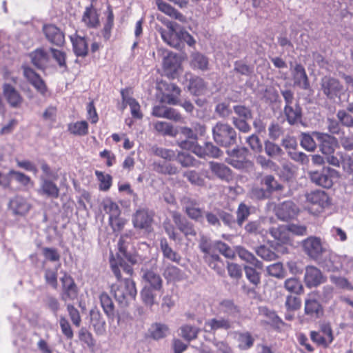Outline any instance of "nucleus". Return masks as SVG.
I'll list each match as a JSON object with an SVG mask.
<instances>
[{
    "mask_svg": "<svg viewBox=\"0 0 353 353\" xmlns=\"http://www.w3.org/2000/svg\"><path fill=\"white\" fill-rule=\"evenodd\" d=\"M102 207L105 213L109 214V218L120 216L121 210L119 205L110 199H104Z\"/></svg>",
    "mask_w": 353,
    "mask_h": 353,
    "instance_id": "obj_48",
    "label": "nucleus"
},
{
    "mask_svg": "<svg viewBox=\"0 0 353 353\" xmlns=\"http://www.w3.org/2000/svg\"><path fill=\"white\" fill-rule=\"evenodd\" d=\"M157 6L160 11L171 18L176 19L180 22H185L186 21V17L170 4L161 1L157 2Z\"/></svg>",
    "mask_w": 353,
    "mask_h": 353,
    "instance_id": "obj_36",
    "label": "nucleus"
},
{
    "mask_svg": "<svg viewBox=\"0 0 353 353\" xmlns=\"http://www.w3.org/2000/svg\"><path fill=\"white\" fill-rule=\"evenodd\" d=\"M82 22L90 28H95L99 25V15L92 5L85 8L82 17Z\"/></svg>",
    "mask_w": 353,
    "mask_h": 353,
    "instance_id": "obj_33",
    "label": "nucleus"
},
{
    "mask_svg": "<svg viewBox=\"0 0 353 353\" xmlns=\"http://www.w3.org/2000/svg\"><path fill=\"white\" fill-rule=\"evenodd\" d=\"M134 233L132 231H128L122 235H121L118 241V250L119 253L117 254L118 258H124L132 264L137 263V256L132 254L128 250L131 244L132 236Z\"/></svg>",
    "mask_w": 353,
    "mask_h": 353,
    "instance_id": "obj_9",
    "label": "nucleus"
},
{
    "mask_svg": "<svg viewBox=\"0 0 353 353\" xmlns=\"http://www.w3.org/2000/svg\"><path fill=\"white\" fill-rule=\"evenodd\" d=\"M181 204L185 214L190 219L199 222L202 221L203 212L198 206L199 203L195 199L190 196H183L181 199Z\"/></svg>",
    "mask_w": 353,
    "mask_h": 353,
    "instance_id": "obj_12",
    "label": "nucleus"
},
{
    "mask_svg": "<svg viewBox=\"0 0 353 353\" xmlns=\"http://www.w3.org/2000/svg\"><path fill=\"white\" fill-rule=\"evenodd\" d=\"M172 217L178 229L185 236H195L196 232L193 224L176 212H172Z\"/></svg>",
    "mask_w": 353,
    "mask_h": 353,
    "instance_id": "obj_22",
    "label": "nucleus"
},
{
    "mask_svg": "<svg viewBox=\"0 0 353 353\" xmlns=\"http://www.w3.org/2000/svg\"><path fill=\"white\" fill-rule=\"evenodd\" d=\"M325 281V277L319 268L313 265H308L305 268L304 281L307 288L317 287Z\"/></svg>",
    "mask_w": 353,
    "mask_h": 353,
    "instance_id": "obj_16",
    "label": "nucleus"
},
{
    "mask_svg": "<svg viewBox=\"0 0 353 353\" xmlns=\"http://www.w3.org/2000/svg\"><path fill=\"white\" fill-rule=\"evenodd\" d=\"M310 338L318 345L328 347L334 341L333 331L330 324L327 322L321 323L319 332H310Z\"/></svg>",
    "mask_w": 353,
    "mask_h": 353,
    "instance_id": "obj_6",
    "label": "nucleus"
},
{
    "mask_svg": "<svg viewBox=\"0 0 353 353\" xmlns=\"http://www.w3.org/2000/svg\"><path fill=\"white\" fill-rule=\"evenodd\" d=\"M205 83L203 79L194 77L190 79L189 91L194 95L202 94L205 90Z\"/></svg>",
    "mask_w": 353,
    "mask_h": 353,
    "instance_id": "obj_46",
    "label": "nucleus"
},
{
    "mask_svg": "<svg viewBox=\"0 0 353 353\" xmlns=\"http://www.w3.org/2000/svg\"><path fill=\"white\" fill-rule=\"evenodd\" d=\"M154 289L144 286L141 291V297L146 306L152 307L156 302L157 294Z\"/></svg>",
    "mask_w": 353,
    "mask_h": 353,
    "instance_id": "obj_49",
    "label": "nucleus"
},
{
    "mask_svg": "<svg viewBox=\"0 0 353 353\" xmlns=\"http://www.w3.org/2000/svg\"><path fill=\"white\" fill-rule=\"evenodd\" d=\"M311 180L319 186L330 188L332 186L334 180L339 177V172L332 168H323L321 171L311 173Z\"/></svg>",
    "mask_w": 353,
    "mask_h": 353,
    "instance_id": "obj_7",
    "label": "nucleus"
},
{
    "mask_svg": "<svg viewBox=\"0 0 353 353\" xmlns=\"http://www.w3.org/2000/svg\"><path fill=\"white\" fill-rule=\"evenodd\" d=\"M250 214V208L244 203H241L236 210V223L241 227Z\"/></svg>",
    "mask_w": 353,
    "mask_h": 353,
    "instance_id": "obj_56",
    "label": "nucleus"
},
{
    "mask_svg": "<svg viewBox=\"0 0 353 353\" xmlns=\"http://www.w3.org/2000/svg\"><path fill=\"white\" fill-rule=\"evenodd\" d=\"M38 193L51 199H57L59 196V188L55 183L44 176H40V186Z\"/></svg>",
    "mask_w": 353,
    "mask_h": 353,
    "instance_id": "obj_20",
    "label": "nucleus"
},
{
    "mask_svg": "<svg viewBox=\"0 0 353 353\" xmlns=\"http://www.w3.org/2000/svg\"><path fill=\"white\" fill-rule=\"evenodd\" d=\"M110 267L117 279V282L111 285V293L122 307L128 306L137 295L135 283L130 279H121V270L114 260L110 261Z\"/></svg>",
    "mask_w": 353,
    "mask_h": 353,
    "instance_id": "obj_1",
    "label": "nucleus"
},
{
    "mask_svg": "<svg viewBox=\"0 0 353 353\" xmlns=\"http://www.w3.org/2000/svg\"><path fill=\"white\" fill-rule=\"evenodd\" d=\"M294 85L303 90H308L310 87L306 71L301 64H296L292 71Z\"/></svg>",
    "mask_w": 353,
    "mask_h": 353,
    "instance_id": "obj_25",
    "label": "nucleus"
},
{
    "mask_svg": "<svg viewBox=\"0 0 353 353\" xmlns=\"http://www.w3.org/2000/svg\"><path fill=\"white\" fill-rule=\"evenodd\" d=\"M74 54L77 57H85L88 54V43L84 37L77 35L70 37Z\"/></svg>",
    "mask_w": 353,
    "mask_h": 353,
    "instance_id": "obj_34",
    "label": "nucleus"
},
{
    "mask_svg": "<svg viewBox=\"0 0 353 353\" xmlns=\"http://www.w3.org/2000/svg\"><path fill=\"white\" fill-rule=\"evenodd\" d=\"M298 208L290 201H287L279 205L276 208V215L282 221H288L296 216Z\"/></svg>",
    "mask_w": 353,
    "mask_h": 353,
    "instance_id": "obj_21",
    "label": "nucleus"
},
{
    "mask_svg": "<svg viewBox=\"0 0 353 353\" xmlns=\"http://www.w3.org/2000/svg\"><path fill=\"white\" fill-rule=\"evenodd\" d=\"M181 61L179 57L173 52H168L163 58V66L165 74L174 79L180 69Z\"/></svg>",
    "mask_w": 353,
    "mask_h": 353,
    "instance_id": "obj_18",
    "label": "nucleus"
},
{
    "mask_svg": "<svg viewBox=\"0 0 353 353\" xmlns=\"http://www.w3.org/2000/svg\"><path fill=\"white\" fill-rule=\"evenodd\" d=\"M203 259L208 266L217 274H221L224 272L223 262L217 254L203 256Z\"/></svg>",
    "mask_w": 353,
    "mask_h": 353,
    "instance_id": "obj_39",
    "label": "nucleus"
},
{
    "mask_svg": "<svg viewBox=\"0 0 353 353\" xmlns=\"http://www.w3.org/2000/svg\"><path fill=\"white\" fill-rule=\"evenodd\" d=\"M192 66L201 70H205L208 66V58L202 54L194 53L192 56Z\"/></svg>",
    "mask_w": 353,
    "mask_h": 353,
    "instance_id": "obj_55",
    "label": "nucleus"
},
{
    "mask_svg": "<svg viewBox=\"0 0 353 353\" xmlns=\"http://www.w3.org/2000/svg\"><path fill=\"white\" fill-rule=\"evenodd\" d=\"M43 32L46 39L52 44L61 46L65 42L63 32L55 25L46 24L43 26Z\"/></svg>",
    "mask_w": 353,
    "mask_h": 353,
    "instance_id": "obj_17",
    "label": "nucleus"
},
{
    "mask_svg": "<svg viewBox=\"0 0 353 353\" xmlns=\"http://www.w3.org/2000/svg\"><path fill=\"white\" fill-rule=\"evenodd\" d=\"M160 248L165 258L177 263L180 262L181 257L168 245L165 239H161Z\"/></svg>",
    "mask_w": 353,
    "mask_h": 353,
    "instance_id": "obj_43",
    "label": "nucleus"
},
{
    "mask_svg": "<svg viewBox=\"0 0 353 353\" xmlns=\"http://www.w3.org/2000/svg\"><path fill=\"white\" fill-rule=\"evenodd\" d=\"M121 94L123 102L130 106L132 117L136 119H141L143 114L140 111V105L139 103L134 99L125 96L124 90H122Z\"/></svg>",
    "mask_w": 353,
    "mask_h": 353,
    "instance_id": "obj_45",
    "label": "nucleus"
},
{
    "mask_svg": "<svg viewBox=\"0 0 353 353\" xmlns=\"http://www.w3.org/2000/svg\"><path fill=\"white\" fill-rule=\"evenodd\" d=\"M183 176L194 185L203 186L205 184L204 179L195 170H188L185 172L183 173Z\"/></svg>",
    "mask_w": 353,
    "mask_h": 353,
    "instance_id": "obj_57",
    "label": "nucleus"
},
{
    "mask_svg": "<svg viewBox=\"0 0 353 353\" xmlns=\"http://www.w3.org/2000/svg\"><path fill=\"white\" fill-rule=\"evenodd\" d=\"M68 130L75 136L83 137L88 134V123L85 121L70 123L68 125Z\"/></svg>",
    "mask_w": 353,
    "mask_h": 353,
    "instance_id": "obj_41",
    "label": "nucleus"
},
{
    "mask_svg": "<svg viewBox=\"0 0 353 353\" xmlns=\"http://www.w3.org/2000/svg\"><path fill=\"white\" fill-rule=\"evenodd\" d=\"M3 95L8 105L12 108H20L23 103V97L12 85L4 83L2 85Z\"/></svg>",
    "mask_w": 353,
    "mask_h": 353,
    "instance_id": "obj_13",
    "label": "nucleus"
},
{
    "mask_svg": "<svg viewBox=\"0 0 353 353\" xmlns=\"http://www.w3.org/2000/svg\"><path fill=\"white\" fill-rule=\"evenodd\" d=\"M306 200L308 203L324 209L330 205V199L327 193L322 190L312 191L306 194Z\"/></svg>",
    "mask_w": 353,
    "mask_h": 353,
    "instance_id": "obj_24",
    "label": "nucleus"
},
{
    "mask_svg": "<svg viewBox=\"0 0 353 353\" xmlns=\"http://www.w3.org/2000/svg\"><path fill=\"white\" fill-rule=\"evenodd\" d=\"M312 135L319 142L320 150L324 154H333L337 145L336 139L327 133L314 132Z\"/></svg>",
    "mask_w": 353,
    "mask_h": 353,
    "instance_id": "obj_15",
    "label": "nucleus"
},
{
    "mask_svg": "<svg viewBox=\"0 0 353 353\" xmlns=\"http://www.w3.org/2000/svg\"><path fill=\"white\" fill-rule=\"evenodd\" d=\"M95 175L99 181V189L103 191L108 190L112 185V176L108 174L96 170Z\"/></svg>",
    "mask_w": 353,
    "mask_h": 353,
    "instance_id": "obj_59",
    "label": "nucleus"
},
{
    "mask_svg": "<svg viewBox=\"0 0 353 353\" xmlns=\"http://www.w3.org/2000/svg\"><path fill=\"white\" fill-rule=\"evenodd\" d=\"M283 287L289 292L297 295L301 294L304 292L301 281L296 277L287 279L284 282Z\"/></svg>",
    "mask_w": 353,
    "mask_h": 353,
    "instance_id": "obj_40",
    "label": "nucleus"
},
{
    "mask_svg": "<svg viewBox=\"0 0 353 353\" xmlns=\"http://www.w3.org/2000/svg\"><path fill=\"white\" fill-rule=\"evenodd\" d=\"M152 115L159 118H166L174 121L181 119V114L174 109L164 105H156L153 108Z\"/></svg>",
    "mask_w": 353,
    "mask_h": 353,
    "instance_id": "obj_28",
    "label": "nucleus"
},
{
    "mask_svg": "<svg viewBox=\"0 0 353 353\" xmlns=\"http://www.w3.org/2000/svg\"><path fill=\"white\" fill-rule=\"evenodd\" d=\"M343 256L327 250L317 262L325 271L338 272L343 268Z\"/></svg>",
    "mask_w": 353,
    "mask_h": 353,
    "instance_id": "obj_5",
    "label": "nucleus"
},
{
    "mask_svg": "<svg viewBox=\"0 0 353 353\" xmlns=\"http://www.w3.org/2000/svg\"><path fill=\"white\" fill-rule=\"evenodd\" d=\"M268 273L275 278L283 279L285 272L281 263H275L267 267Z\"/></svg>",
    "mask_w": 353,
    "mask_h": 353,
    "instance_id": "obj_64",
    "label": "nucleus"
},
{
    "mask_svg": "<svg viewBox=\"0 0 353 353\" xmlns=\"http://www.w3.org/2000/svg\"><path fill=\"white\" fill-rule=\"evenodd\" d=\"M169 330L166 325L161 323H155L151 326V336L156 340L162 339L167 336Z\"/></svg>",
    "mask_w": 353,
    "mask_h": 353,
    "instance_id": "obj_53",
    "label": "nucleus"
},
{
    "mask_svg": "<svg viewBox=\"0 0 353 353\" xmlns=\"http://www.w3.org/2000/svg\"><path fill=\"white\" fill-rule=\"evenodd\" d=\"M261 183L266 187L265 190L268 191L270 195L274 191L281 190L283 188L272 175L264 176L261 179Z\"/></svg>",
    "mask_w": 353,
    "mask_h": 353,
    "instance_id": "obj_51",
    "label": "nucleus"
},
{
    "mask_svg": "<svg viewBox=\"0 0 353 353\" xmlns=\"http://www.w3.org/2000/svg\"><path fill=\"white\" fill-rule=\"evenodd\" d=\"M320 91L330 100L340 99L343 87L340 81L333 77L325 76L320 81Z\"/></svg>",
    "mask_w": 353,
    "mask_h": 353,
    "instance_id": "obj_3",
    "label": "nucleus"
},
{
    "mask_svg": "<svg viewBox=\"0 0 353 353\" xmlns=\"http://www.w3.org/2000/svg\"><path fill=\"white\" fill-rule=\"evenodd\" d=\"M91 321L95 332L99 335H102L105 332V322L101 317L99 312L92 310L90 312Z\"/></svg>",
    "mask_w": 353,
    "mask_h": 353,
    "instance_id": "obj_44",
    "label": "nucleus"
},
{
    "mask_svg": "<svg viewBox=\"0 0 353 353\" xmlns=\"http://www.w3.org/2000/svg\"><path fill=\"white\" fill-rule=\"evenodd\" d=\"M43 303L45 307L50 310L54 316H57L60 310V303L55 296L47 294L43 299Z\"/></svg>",
    "mask_w": 353,
    "mask_h": 353,
    "instance_id": "obj_58",
    "label": "nucleus"
},
{
    "mask_svg": "<svg viewBox=\"0 0 353 353\" xmlns=\"http://www.w3.org/2000/svg\"><path fill=\"white\" fill-rule=\"evenodd\" d=\"M259 314L268 318L271 323L274 324L276 326H280L284 325L282 319L276 314L273 310H270L266 306H260L258 308Z\"/></svg>",
    "mask_w": 353,
    "mask_h": 353,
    "instance_id": "obj_47",
    "label": "nucleus"
},
{
    "mask_svg": "<svg viewBox=\"0 0 353 353\" xmlns=\"http://www.w3.org/2000/svg\"><path fill=\"white\" fill-rule=\"evenodd\" d=\"M214 141L222 147H230L236 142V132L228 123L218 122L212 128Z\"/></svg>",
    "mask_w": 353,
    "mask_h": 353,
    "instance_id": "obj_2",
    "label": "nucleus"
},
{
    "mask_svg": "<svg viewBox=\"0 0 353 353\" xmlns=\"http://www.w3.org/2000/svg\"><path fill=\"white\" fill-rule=\"evenodd\" d=\"M283 112L286 120L290 125H293L301 121L302 109L299 103L292 105H285Z\"/></svg>",
    "mask_w": 353,
    "mask_h": 353,
    "instance_id": "obj_27",
    "label": "nucleus"
},
{
    "mask_svg": "<svg viewBox=\"0 0 353 353\" xmlns=\"http://www.w3.org/2000/svg\"><path fill=\"white\" fill-rule=\"evenodd\" d=\"M286 230V226L272 227L270 228V234L274 239L285 243L288 240Z\"/></svg>",
    "mask_w": 353,
    "mask_h": 353,
    "instance_id": "obj_63",
    "label": "nucleus"
},
{
    "mask_svg": "<svg viewBox=\"0 0 353 353\" xmlns=\"http://www.w3.org/2000/svg\"><path fill=\"white\" fill-rule=\"evenodd\" d=\"M143 281L148 284L145 287H151L156 291H161L163 280L161 276L152 270H145L142 276Z\"/></svg>",
    "mask_w": 353,
    "mask_h": 353,
    "instance_id": "obj_32",
    "label": "nucleus"
},
{
    "mask_svg": "<svg viewBox=\"0 0 353 353\" xmlns=\"http://www.w3.org/2000/svg\"><path fill=\"white\" fill-rule=\"evenodd\" d=\"M8 206L13 214L18 216L26 215L31 208V205L27 199L19 195L10 199Z\"/></svg>",
    "mask_w": 353,
    "mask_h": 353,
    "instance_id": "obj_19",
    "label": "nucleus"
},
{
    "mask_svg": "<svg viewBox=\"0 0 353 353\" xmlns=\"http://www.w3.org/2000/svg\"><path fill=\"white\" fill-rule=\"evenodd\" d=\"M217 314L223 315L228 319H235L240 316L241 309L232 299H223L218 301L214 306Z\"/></svg>",
    "mask_w": 353,
    "mask_h": 353,
    "instance_id": "obj_8",
    "label": "nucleus"
},
{
    "mask_svg": "<svg viewBox=\"0 0 353 353\" xmlns=\"http://www.w3.org/2000/svg\"><path fill=\"white\" fill-rule=\"evenodd\" d=\"M199 248L204 254V256L215 254V241L212 242L205 236H201Z\"/></svg>",
    "mask_w": 353,
    "mask_h": 353,
    "instance_id": "obj_52",
    "label": "nucleus"
},
{
    "mask_svg": "<svg viewBox=\"0 0 353 353\" xmlns=\"http://www.w3.org/2000/svg\"><path fill=\"white\" fill-rule=\"evenodd\" d=\"M161 37L163 41L170 47L176 49H181V40L179 39V31L177 32L174 30V26L172 23L167 24V28H161L159 30Z\"/></svg>",
    "mask_w": 353,
    "mask_h": 353,
    "instance_id": "obj_14",
    "label": "nucleus"
},
{
    "mask_svg": "<svg viewBox=\"0 0 353 353\" xmlns=\"http://www.w3.org/2000/svg\"><path fill=\"white\" fill-rule=\"evenodd\" d=\"M152 150L156 156L168 161H172L176 157L175 152L172 150L154 146Z\"/></svg>",
    "mask_w": 353,
    "mask_h": 353,
    "instance_id": "obj_61",
    "label": "nucleus"
},
{
    "mask_svg": "<svg viewBox=\"0 0 353 353\" xmlns=\"http://www.w3.org/2000/svg\"><path fill=\"white\" fill-rule=\"evenodd\" d=\"M305 314L313 319L321 318L324 313L322 305L315 299L307 298L305 301Z\"/></svg>",
    "mask_w": 353,
    "mask_h": 353,
    "instance_id": "obj_26",
    "label": "nucleus"
},
{
    "mask_svg": "<svg viewBox=\"0 0 353 353\" xmlns=\"http://www.w3.org/2000/svg\"><path fill=\"white\" fill-rule=\"evenodd\" d=\"M209 165L211 172L221 180L229 181L232 179V171L225 164L210 161Z\"/></svg>",
    "mask_w": 353,
    "mask_h": 353,
    "instance_id": "obj_29",
    "label": "nucleus"
},
{
    "mask_svg": "<svg viewBox=\"0 0 353 353\" xmlns=\"http://www.w3.org/2000/svg\"><path fill=\"white\" fill-rule=\"evenodd\" d=\"M236 250L239 256L242 260L253 265L256 268H263V263L258 260L252 253L242 247L237 248Z\"/></svg>",
    "mask_w": 353,
    "mask_h": 353,
    "instance_id": "obj_42",
    "label": "nucleus"
},
{
    "mask_svg": "<svg viewBox=\"0 0 353 353\" xmlns=\"http://www.w3.org/2000/svg\"><path fill=\"white\" fill-rule=\"evenodd\" d=\"M256 253L259 256L267 261L276 260L278 256L274 251L265 245L258 247L256 249Z\"/></svg>",
    "mask_w": 353,
    "mask_h": 353,
    "instance_id": "obj_60",
    "label": "nucleus"
},
{
    "mask_svg": "<svg viewBox=\"0 0 353 353\" xmlns=\"http://www.w3.org/2000/svg\"><path fill=\"white\" fill-rule=\"evenodd\" d=\"M265 151L267 155L272 158L281 157L283 154L279 145L269 141L265 142Z\"/></svg>",
    "mask_w": 353,
    "mask_h": 353,
    "instance_id": "obj_62",
    "label": "nucleus"
},
{
    "mask_svg": "<svg viewBox=\"0 0 353 353\" xmlns=\"http://www.w3.org/2000/svg\"><path fill=\"white\" fill-rule=\"evenodd\" d=\"M234 338L238 342V347L241 350L250 349L254 342V339L249 332H236Z\"/></svg>",
    "mask_w": 353,
    "mask_h": 353,
    "instance_id": "obj_35",
    "label": "nucleus"
},
{
    "mask_svg": "<svg viewBox=\"0 0 353 353\" xmlns=\"http://www.w3.org/2000/svg\"><path fill=\"white\" fill-rule=\"evenodd\" d=\"M153 222V213L146 209H139L132 216V223L135 228L150 232Z\"/></svg>",
    "mask_w": 353,
    "mask_h": 353,
    "instance_id": "obj_11",
    "label": "nucleus"
},
{
    "mask_svg": "<svg viewBox=\"0 0 353 353\" xmlns=\"http://www.w3.org/2000/svg\"><path fill=\"white\" fill-rule=\"evenodd\" d=\"M30 57L33 65L39 69H43L48 60L47 52L42 49H37L32 52Z\"/></svg>",
    "mask_w": 353,
    "mask_h": 353,
    "instance_id": "obj_38",
    "label": "nucleus"
},
{
    "mask_svg": "<svg viewBox=\"0 0 353 353\" xmlns=\"http://www.w3.org/2000/svg\"><path fill=\"white\" fill-rule=\"evenodd\" d=\"M180 336L188 342L197 338L200 329L190 325H183L180 327Z\"/></svg>",
    "mask_w": 353,
    "mask_h": 353,
    "instance_id": "obj_50",
    "label": "nucleus"
},
{
    "mask_svg": "<svg viewBox=\"0 0 353 353\" xmlns=\"http://www.w3.org/2000/svg\"><path fill=\"white\" fill-rule=\"evenodd\" d=\"M161 272L168 283L179 281L183 279V272L177 267L170 263H164Z\"/></svg>",
    "mask_w": 353,
    "mask_h": 353,
    "instance_id": "obj_31",
    "label": "nucleus"
},
{
    "mask_svg": "<svg viewBox=\"0 0 353 353\" xmlns=\"http://www.w3.org/2000/svg\"><path fill=\"white\" fill-rule=\"evenodd\" d=\"M99 299L101 305L103 308L104 313L106 314V316L110 320L113 321L115 316V311L112 300L111 299L110 296L105 292L101 293L99 296Z\"/></svg>",
    "mask_w": 353,
    "mask_h": 353,
    "instance_id": "obj_37",
    "label": "nucleus"
},
{
    "mask_svg": "<svg viewBox=\"0 0 353 353\" xmlns=\"http://www.w3.org/2000/svg\"><path fill=\"white\" fill-rule=\"evenodd\" d=\"M300 137V143L302 148L309 152L314 151L316 148V144L312 134L302 132Z\"/></svg>",
    "mask_w": 353,
    "mask_h": 353,
    "instance_id": "obj_54",
    "label": "nucleus"
},
{
    "mask_svg": "<svg viewBox=\"0 0 353 353\" xmlns=\"http://www.w3.org/2000/svg\"><path fill=\"white\" fill-rule=\"evenodd\" d=\"M305 253L312 259L318 261L326 253L327 249L323 245L321 239L316 236H310L303 241Z\"/></svg>",
    "mask_w": 353,
    "mask_h": 353,
    "instance_id": "obj_4",
    "label": "nucleus"
},
{
    "mask_svg": "<svg viewBox=\"0 0 353 353\" xmlns=\"http://www.w3.org/2000/svg\"><path fill=\"white\" fill-rule=\"evenodd\" d=\"M61 282L63 284V300L74 299L77 296V290L72 279L69 276L65 275L61 278Z\"/></svg>",
    "mask_w": 353,
    "mask_h": 353,
    "instance_id": "obj_30",
    "label": "nucleus"
},
{
    "mask_svg": "<svg viewBox=\"0 0 353 353\" xmlns=\"http://www.w3.org/2000/svg\"><path fill=\"white\" fill-rule=\"evenodd\" d=\"M244 153L239 150L234 149L228 152L230 157L226 159V161L236 169H244L252 166L251 161L246 159Z\"/></svg>",
    "mask_w": 353,
    "mask_h": 353,
    "instance_id": "obj_23",
    "label": "nucleus"
},
{
    "mask_svg": "<svg viewBox=\"0 0 353 353\" xmlns=\"http://www.w3.org/2000/svg\"><path fill=\"white\" fill-rule=\"evenodd\" d=\"M234 321L224 316L214 317L205 321L203 331L214 334L217 330H228L234 328Z\"/></svg>",
    "mask_w": 353,
    "mask_h": 353,
    "instance_id": "obj_10",
    "label": "nucleus"
}]
</instances>
